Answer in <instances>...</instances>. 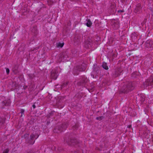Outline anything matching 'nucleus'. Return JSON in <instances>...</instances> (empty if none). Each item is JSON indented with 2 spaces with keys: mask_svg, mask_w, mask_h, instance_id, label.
<instances>
[{
  "mask_svg": "<svg viewBox=\"0 0 153 153\" xmlns=\"http://www.w3.org/2000/svg\"><path fill=\"white\" fill-rule=\"evenodd\" d=\"M6 71L7 74H8L9 73L10 70L9 68H6Z\"/></svg>",
  "mask_w": 153,
  "mask_h": 153,
  "instance_id": "33",
  "label": "nucleus"
},
{
  "mask_svg": "<svg viewBox=\"0 0 153 153\" xmlns=\"http://www.w3.org/2000/svg\"><path fill=\"white\" fill-rule=\"evenodd\" d=\"M134 84L131 82H128L123 86L121 91L122 92L124 93H127L130 91L133 90L134 88Z\"/></svg>",
  "mask_w": 153,
  "mask_h": 153,
  "instance_id": "1",
  "label": "nucleus"
},
{
  "mask_svg": "<svg viewBox=\"0 0 153 153\" xmlns=\"http://www.w3.org/2000/svg\"><path fill=\"white\" fill-rule=\"evenodd\" d=\"M32 32L36 34L37 32V30L36 28H34L32 30Z\"/></svg>",
  "mask_w": 153,
  "mask_h": 153,
  "instance_id": "32",
  "label": "nucleus"
},
{
  "mask_svg": "<svg viewBox=\"0 0 153 153\" xmlns=\"http://www.w3.org/2000/svg\"><path fill=\"white\" fill-rule=\"evenodd\" d=\"M124 11L123 10H118V13H120V12H123Z\"/></svg>",
  "mask_w": 153,
  "mask_h": 153,
  "instance_id": "35",
  "label": "nucleus"
},
{
  "mask_svg": "<svg viewBox=\"0 0 153 153\" xmlns=\"http://www.w3.org/2000/svg\"><path fill=\"white\" fill-rule=\"evenodd\" d=\"M112 44H114V43H114V42H113V41H112Z\"/></svg>",
  "mask_w": 153,
  "mask_h": 153,
  "instance_id": "39",
  "label": "nucleus"
},
{
  "mask_svg": "<svg viewBox=\"0 0 153 153\" xmlns=\"http://www.w3.org/2000/svg\"><path fill=\"white\" fill-rule=\"evenodd\" d=\"M122 71L123 70L121 68H117L115 70L113 74L115 77H116L120 75Z\"/></svg>",
  "mask_w": 153,
  "mask_h": 153,
  "instance_id": "10",
  "label": "nucleus"
},
{
  "mask_svg": "<svg viewBox=\"0 0 153 153\" xmlns=\"http://www.w3.org/2000/svg\"><path fill=\"white\" fill-rule=\"evenodd\" d=\"M22 115H23V114H22V115H21V117H22Z\"/></svg>",
  "mask_w": 153,
  "mask_h": 153,
  "instance_id": "40",
  "label": "nucleus"
},
{
  "mask_svg": "<svg viewBox=\"0 0 153 153\" xmlns=\"http://www.w3.org/2000/svg\"><path fill=\"white\" fill-rule=\"evenodd\" d=\"M136 74H137V73H135V72L133 73L132 74V77L133 78H134L137 77L136 76Z\"/></svg>",
  "mask_w": 153,
  "mask_h": 153,
  "instance_id": "30",
  "label": "nucleus"
},
{
  "mask_svg": "<svg viewBox=\"0 0 153 153\" xmlns=\"http://www.w3.org/2000/svg\"><path fill=\"white\" fill-rule=\"evenodd\" d=\"M80 37L77 36L75 37L74 41L76 44H78L80 42Z\"/></svg>",
  "mask_w": 153,
  "mask_h": 153,
  "instance_id": "17",
  "label": "nucleus"
},
{
  "mask_svg": "<svg viewBox=\"0 0 153 153\" xmlns=\"http://www.w3.org/2000/svg\"><path fill=\"white\" fill-rule=\"evenodd\" d=\"M102 67L105 70H107L108 69V66L107 65L106 63L103 62L102 65Z\"/></svg>",
  "mask_w": 153,
  "mask_h": 153,
  "instance_id": "21",
  "label": "nucleus"
},
{
  "mask_svg": "<svg viewBox=\"0 0 153 153\" xmlns=\"http://www.w3.org/2000/svg\"><path fill=\"white\" fill-rule=\"evenodd\" d=\"M91 76H93V78H94V75H93V74H91Z\"/></svg>",
  "mask_w": 153,
  "mask_h": 153,
  "instance_id": "37",
  "label": "nucleus"
},
{
  "mask_svg": "<svg viewBox=\"0 0 153 153\" xmlns=\"http://www.w3.org/2000/svg\"><path fill=\"white\" fill-rule=\"evenodd\" d=\"M67 142L68 145H73L77 144L78 143L76 139L75 138L71 139H70V141H67Z\"/></svg>",
  "mask_w": 153,
  "mask_h": 153,
  "instance_id": "12",
  "label": "nucleus"
},
{
  "mask_svg": "<svg viewBox=\"0 0 153 153\" xmlns=\"http://www.w3.org/2000/svg\"><path fill=\"white\" fill-rule=\"evenodd\" d=\"M88 82V79L85 76H82L81 79L77 82L79 85L85 84Z\"/></svg>",
  "mask_w": 153,
  "mask_h": 153,
  "instance_id": "8",
  "label": "nucleus"
},
{
  "mask_svg": "<svg viewBox=\"0 0 153 153\" xmlns=\"http://www.w3.org/2000/svg\"><path fill=\"white\" fill-rule=\"evenodd\" d=\"M136 34L135 33H132L131 35V37L133 40H135L137 38Z\"/></svg>",
  "mask_w": 153,
  "mask_h": 153,
  "instance_id": "23",
  "label": "nucleus"
},
{
  "mask_svg": "<svg viewBox=\"0 0 153 153\" xmlns=\"http://www.w3.org/2000/svg\"><path fill=\"white\" fill-rule=\"evenodd\" d=\"M78 126L77 124H75V125L73 126V128L74 129H76L78 128Z\"/></svg>",
  "mask_w": 153,
  "mask_h": 153,
  "instance_id": "31",
  "label": "nucleus"
},
{
  "mask_svg": "<svg viewBox=\"0 0 153 153\" xmlns=\"http://www.w3.org/2000/svg\"><path fill=\"white\" fill-rule=\"evenodd\" d=\"M145 97L144 95H141L140 96V100L141 102V104L145 100Z\"/></svg>",
  "mask_w": 153,
  "mask_h": 153,
  "instance_id": "19",
  "label": "nucleus"
},
{
  "mask_svg": "<svg viewBox=\"0 0 153 153\" xmlns=\"http://www.w3.org/2000/svg\"><path fill=\"white\" fill-rule=\"evenodd\" d=\"M33 108H36V106L35 105H33L32 106Z\"/></svg>",
  "mask_w": 153,
  "mask_h": 153,
  "instance_id": "36",
  "label": "nucleus"
},
{
  "mask_svg": "<svg viewBox=\"0 0 153 153\" xmlns=\"http://www.w3.org/2000/svg\"><path fill=\"white\" fill-rule=\"evenodd\" d=\"M85 64H83L81 65L76 66L74 67L73 69V74L75 75H78L80 71H85Z\"/></svg>",
  "mask_w": 153,
  "mask_h": 153,
  "instance_id": "2",
  "label": "nucleus"
},
{
  "mask_svg": "<svg viewBox=\"0 0 153 153\" xmlns=\"http://www.w3.org/2000/svg\"><path fill=\"white\" fill-rule=\"evenodd\" d=\"M112 25L114 29H117L119 27V21L118 19H112Z\"/></svg>",
  "mask_w": 153,
  "mask_h": 153,
  "instance_id": "7",
  "label": "nucleus"
},
{
  "mask_svg": "<svg viewBox=\"0 0 153 153\" xmlns=\"http://www.w3.org/2000/svg\"><path fill=\"white\" fill-rule=\"evenodd\" d=\"M131 127V125H129L128 126V127H129V128H130Z\"/></svg>",
  "mask_w": 153,
  "mask_h": 153,
  "instance_id": "38",
  "label": "nucleus"
},
{
  "mask_svg": "<svg viewBox=\"0 0 153 153\" xmlns=\"http://www.w3.org/2000/svg\"><path fill=\"white\" fill-rule=\"evenodd\" d=\"M104 118V117L102 116H100L99 117H97L96 118V119L99 120H102V119Z\"/></svg>",
  "mask_w": 153,
  "mask_h": 153,
  "instance_id": "24",
  "label": "nucleus"
},
{
  "mask_svg": "<svg viewBox=\"0 0 153 153\" xmlns=\"http://www.w3.org/2000/svg\"><path fill=\"white\" fill-rule=\"evenodd\" d=\"M39 135L35 133L32 134L30 135V139L27 141V143L30 144H33L35 142V139H36L39 137Z\"/></svg>",
  "mask_w": 153,
  "mask_h": 153,
  "instance_id": "5",
  "label": "nucleus"
},
{
  "mask_svg": "<svg viewBox=\"0 0 153 153\" xmlns=\"http://www.w3.org/2000/svg\"><path fill=\"white\" fill-rule=\"evenodd\" d=\"M69 60V59L68 58L67 53L66 52H64L60 54L57 61L58 62L60 63L61 61L65 62L66 61H68Z\"/></svg>",
  "mask_w": 153,
  "mask_h": 153,
  "instance_id": "4",
  "label": "nucleus"
},
{
  "mask_svg": "<svg viewBox=\"0 0 153 153\" xmlns=\"http://www.w3.org/2000/svg\"><path fill=\"white\" fill-rule=\"evenodd\" d=\"M67 123L66 122L64 123L61 125L56 126L53 130V131L55 133H60L63 130H65L67 128Z\"/></svg>",
  "mask_w": 153,
  "mask_h": 153,
  "instance_id": "3",
  "label": "nucleus"
},
{
  "mask_svg": "<svg viewBox=\"0 0 153 153\" xmlns=\"http://www.w3.org/2000/svg\"><path fill=\"white\" fill-rule=\"evenodd\" d=\"M9 150L8 149H7L4 150L3 152V153H8Z\"/></svg>",
  "mask_w": 153,
  "mask_h": 153,
  "instance_id": "28",
  "label": "nucleus"
},
{
  "mask_svg": "<svg viewBox=\"0 0 153 153\" xmlns=\"http://www.w3.org/2000/svg\"><path fill=\"white\" fill-rule=\"evenodd\" d=\"M109 10L111 14H113L116 10V7L114 4H112L109 8Z\"/></svg>",
  "mask_w": 153,
  "mask_h": 153,
  "instance_id": "14",
  "label": "nucleus"
},
{
  "mask_svg": "<svg viewBox=\"0 0 153 153\" xmlns=\"http://www.w3.org/2000/svg\"><path fill=\"white\" fill-rule=\"evenodd\" d=\"M58 76V71L56 69L53 70L51 72V77L52 78L56 79Z\"/></svg>",
  "mask_w": 153,
  "mask_h": 153,
  "instance_id": "9",
  "label": "nucleus"
},
{
  "mask_svg": "<svg viewBox=\"0 0 153 153\" xmlns=\"http://www.w3.org/2000/svg\"><path fill=\"white\" fill-rule=\"evenodd\" d=\"M67 84V83H64L63 84H62L61 86V89H62V88H63L64 87H65L66 86Z\"/></svg>",
  "mask_w": 153,
  "mask_h": 153,
  "instance_id": "25",
  "label": "nucleus"
},
{
  "mask_svg": "<svg viewBox=\"0 0 153 153\" xmlns=\"http://www.w3.org/2000/svg\"><path fill=\"white\" fill-rule=\"evenodd\" d=\"M5 120L4 118L0 117V127H2L4 125Z\"/></svg>",
  "mask_w": 153,
  "mask_h": 153,
  "instance_id": "18",
  "label": "nucleus"
},
{
  "mask_svg": "<svg viewBox=\"0 0 153 153\" xmlns=\"http://www.w3.org/2000/svg\"><path fill=\"white\" fill-rule=\"evenodd\" d=\"M99 68L97 65H94L92 73L94 74L95 73H95L96 74L95 77L99 73Z\"/></svg>",
  "mask_w": 153,
  "mask_h": 153,
  "instance_id": "13",
  "label": "nucleus"
},
{
  "mask_svg": "<svg viewBox=\"0 0 153 153\" xmlns=\"http://www.w3.org/2000/svg\"><path fill=\"white\" fill-rule=\"evenodd\" d=\"M141 9V5L140 4H138L137 6L135 8L134 12L136 13H138L140 11Z\"/></svg>",
  "mask_w": 153,
  "mask_h": 153,
  "instance_id": "15",
  "label": "nucleus"
},
{
  "mask_svg": "<svg viewBox=\"0 0 153 153\" xmlns=\"http://www.w3.org/2000/svg\"><path fill=\"white\" fill-rule=\"evenodd\" d=\"M92 23L89 19H88L86 25L88 27H90L92 25Z\"/></svg>",
  "mask_w": 153,
  "mask_h": 153,
  "instance_id": "20",
  "label": "nucleus"
},
{
  "mask_svg": "<svg viewBox=\"0 0 153 153\" xmlns=\"http://www.w3.org/2000/svg\"><path fill=\"white\" fill-rule=\"evenodd\" d=\"M11 103L10 100H5L2 102V104L3 105L9 106Z\"/></svg>",
  "mask_w": 153,
  "mask_h": 153,
  "instance_id": "16",
  "label": "nucleus"
},
{
  "mask_svg": "<svg viewBox=\"0 0 153 153\" xmlns=\"http://www.w3.org/2000/svg\"><path fill=\"white\" fill-rule=\"evenodd\" d=\"M145 87H146L148 86L153 85V79L152 77H150L144 83Z\"/></svg>",
  "mask_w": 153,
  "mask_h": 153,
  "instance_id": "6",
  "label": "nucleus"
},
{
  "mask_svg": "<svg viewBox=\"0 0 153 153\" xmlns=\"http://www.w3.org/2000/svg\"><path fill=\"white\" fill-rule=\"evenodd\" d=\"M145 45L146 47L152 48H153V41L151 40H147L146 42Z\"/></svg>",
  "mask_w": 153,
  "mask_h": 153,
  "instance_id": "11",
  "label": "nucleus"
},
{
  "mask_svg": "<svg viewBox=\"0 0 153 153\" xmlns=\"http://www.w3.org/2000/svg\"><path fill=\"white\" fill-rule=\"evenodd\" d=\"M28 76L30 79H33L34 77V75L33 74H29Z\"/></svg>",
  "mask_w": 153,
  "mask_h": 153,
  "instance_id": "27",
  "label": "nucleus"
},
{
  "mask_svg": "<svg viewBox=\"0 0 153 153\" xmlns=\"http://www.w3.org/2000/svg\"><path fill=\"white\" fill-rule=\"evenodd\" d=\"M54 113V111H52L51 113H50L47 116L48 117H50L51 116H52V114H53Z\"/></svg>",
  "mask_w": 153,
  "mask_h": 153,
  "instance_id": "26",
  "label": "nucleus"
},
{
  "mask_svg": "<svg viewBox=\"0 0 153 153\" xmlns=\"http://www.w3.org/2000/svg\"><path fill=\"white\" fill-rule=\"evenodd\" d=\"M24 110L23 109H22L21 110V113L22 114H24Z\"/></svg>",
  "mask_w": 153,
  "mask_h": 153,
  "instance_id": "34",
  "label": "nucleus"
},
{
  "mask_svg": "<svg viewBox=\"0 0 153 153\" xmlns=\"http://www.w3.org/2000/svg\"><path fill=\"white\" fill-rule=\"evenodd\" d=\"M90 43H91V42H90L89 43H88V42H85V47L86 48H88L90 47L91 45Z\"/></svg>",
  "mask_w": 153,
  "mask_h": 153,
  "instance_id": "22",
  "label": "nucleus"
},
{
  "mask_svg": "<svg viewBox=\"0 0 153 153\" xmlns=\"http://www.w3.org/2000/svg\"><path fill=\"white\" fill-rule=\"evenodd\" d=\"M63 43H59L57 45V46L58 47H60L61 48H62L63 47Z\"/></svg>",
  "mask_w": 153,
  "mask_h": 153,
  "instance_id": "29",
  "label": "nucleus"
}]
</instances>
